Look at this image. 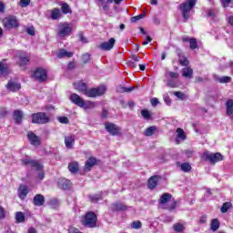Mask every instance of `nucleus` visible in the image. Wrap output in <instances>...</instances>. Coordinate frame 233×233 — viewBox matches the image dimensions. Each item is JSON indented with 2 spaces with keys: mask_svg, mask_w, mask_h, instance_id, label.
Instances as JSON below:
<instances>
[{
  "mask_svg": "<svg viewBox=\"0 0 233 233\" xmlns=\"http://www.w3.org/2000/svg\"><path fill=\"white\" fill-rule=\"evenodd\" d=\"M76 90L81 92L86 97H100V96H105L106 92V87L105 86H100L97 87H91L88 89L86 83L83 81H78L74 84Z\"/></svg>",
  "mask_w": 233,
  "mask_h": 233,
  "instance_id": "obj_1",
  "label": "nucleus"
},
{
  "mask_svg": "<svg viewBox=\"0 0 233 233\" xmlns=\"http://www.w3.org/2000/svg\"><path fill=\"white\" fill-rule=\"evenodd\" d=\"M80 223L85 228H97V214L87 211L80 217Z\"/></svg>",
  "mask_w": 233,
  "mask_h": 233,
  "instance_id": "obj_2",
  "label": "nucleus"
},
{
  "mask_svg": "<svg viewBox=\"0 0 233 233\" xmlns=\"http://www.w3.org/2000/svg\"><path fill=\"white\" fill-rule=\"evenodd\" d=\"M71 103L76 105L80 108H84V110H90L92 108H96V102L92 101H85L79 95L74 93L69 96Z\"/></svg>",
  "mask_w": 233,
  "mask_h": 233,
  "instance_id": "obj_3",
  "label": "nucleus"
},
{
  "mask_svg": "<svg viewBox=\"0 0 233 233\" xmlns=\"http://www.w3.org/2000/svg\"><path fill=\"white\" fill-rule=\"evenodd\" d=\"M21 163L24 167H28L30 165L31 168H35L38 173V179L40 181H43L45 179V171H43V168L45 167L41 163H39L37 160H34L29 158L21 159Z\"/></svg>",
  "mask_w": 233,
  "mask_h": 233,
  "instance_id": "obj_4",
  "label": "nucleus"
},
{
  "mask_svg": "<svg viewBox=\"0 0 233 233\" xmlns=\"http://www.w3.org/2000/svg\"><path fill=\"white\" fill-rule=\"evenodd\" d=\"M194 6H196V0H187L178 5L185 23L190 19V11L194 9Z\"/></svg>",
  "mask_w": 233,
  "mask_h": 233,
  "instance_id": "obj_5",
  "label": "nucleus"
},
{
  "mask_svg": "<svg viewBox=\"0 0 233 233\" xmlns=\"http://www.w3.org/2000/svg\"><path fill=\"white\" fill-rule=\"evenodd\" d=\"M201 159H203V161H208L211 165H216V163H219V161H224L225 157H223L219 152L210 153L208 151H205L201 155Z\"/></svg>",
  "mask_w": 233,
  "mask_h": 233,
  "instance_id": "obj_6",
  "label": "nucleus"
},
{
  "mask_svg": "<svg viewBox=\"0 0 233 233\" xmlns=\"http://www.w3.org/2000/svg\"><path fill=\"white\" fill-rule=\"evenodd\" d=\"M2 23L5 30H14L15 28H19V20L15 15H8L5 17Z\"/></svg>",
  "mask_w": 233,
  "mask_h": 233,
  "instance_id": "obj_7",
  "label": "nucleus"
},
{
  "mask_svg": "<svg viewBox=\"0 0 233 233\" xmlns=\"http://www.w3.org/2000/svg\"><path fill=\"white\" fill-rule=\"evenodd\" d=\"M31 77L35 79V81H38V83H45V81L48 79V71L43 67H37L33 71Z\"/></svg>",
  "mask_w": 233,
  "mask_h": 233,
  "instance_id": "obj_8",
  "label": "nucleus"
},
{
  "mask_svg": "<svg viewBox=\"0 0 233 233\" xmlns=\"http://www.w3.org/2000/svg\"><path fill=\"white\" fill-rule=\"evenodd\" d=\"M31 117L35 125H46L50 121V116L45 112L32 114Z\"/></svg>",
  "mask_w": 233,
  "mask_h": 233,
  "instance_id": "obj_9",
  "label": "nucleus"
},
{
  "mask_svg": "<svg viewBox=\"0 0 233 233\" xmlns=\"http://www.w3.org/2000/svg\"><path fill=\"white\" fill-rule=\"evenodd\" d=\"M56 34L58 37H68L72 35V26L68 23H60Z\"/></svg>",
  "mask_w": 233,
  "mask_h": 233,
  "instance_id": "obj_10",
  "label": "nucleus"
},
{
  "mask_svg": "<svg viewBox=\"0 0 233 233\" xmlns=\"http://www.w3.org/2000/svg\"><path fill=\"white\" fill-rule=\"evenodd\" d=\"M105 128L110 136H121V127L112 123V122H106Z\"/></svg>",
  "mask_w": 233,
  "mask_h": 233,
  "instance_id": "obj_11",
  "label": "nucleus"
},
{
  "mask_svg": "<svg viewBox=\"0 0 233 233\" xmlns=\"http://www.w3.org/2000/svg\"><path fill=\"white\" fill-rule=\"evenodd\" d=\"M162 177L159 175H155L152 176L148 178L147 180V188H149V190H154V188H156L159 183V181H161Z\"/></svg>",
  "mask_w": 233,
  "mask_h": 233,
  "instance_id": "obj_12",
  "label": "nucleus"
},
{
  "mask_svg": "<svg viewBox=\"0 0 233 233\" xmlns=\"http://www.w3.org/2000/svg\"><path fill=\"white\" fill-rule=\"evenodd\" d=\"M181 41L182 43H189L190 50H197V48H199V46L198 45V39L194 37L182 36Z\"/></svg>",
  "mask_w": 233,
  "mask_h": 233,
  "instance_id": "obj_13",
  "label": "nucleus"
},
{
  "mask_svg": "<svg viewBox=\"0 0 233 233\" xmlns=\"http://www.w3.org/2000/svg\"><path fill=\"white\" fill-rule=\"evenodd\" d=\"M114 45H116V38L112 37L107 42L101 43L98 48H100V50H104L105 52H109V50L114 48Z\"/></svg>",
  "mask_w": 233,
  "mask_h": 233,
  "instance_id": "obj_14",
  "label": "nucleus"
},
{
  "mask_svg": "<svg viewBox=\"0 0 233 233\" xmlns=\"http://www.w3.org/2000/svg\"><path fill=\"white\" fill-rule=\"evenodd\" d=\"M27 137L29 139L30 145H33V147H39L41 146V138L35 135V133L29 131L27 133Z\"/></svg>",
  "mask_w": 233,
  "mask_h": 233,
  "instance_id": "obj_15",
  "label": "nucleus"
},
{
  "mask_svg": "<svg viewBox=\"0 0 233 233\" xmlns=\"http://www.w3.org/2000/svg\"><path fill=\"white\" fill-rule=\"evenodd\" d=\"M97 165V158L96 157H90L86 162L84 166V172H90L93 167Z\"/></svg>",
  "mask_w": 233,
  "mask_h": 233,
  "instance_id": "obj_16",
  "label": "nucleus"
},
{
  "mask_svg": "<svg viewBox=\"0 0 233 233\" xmlns=\"http://www.w3.org/2000/svg\"><path fill=\"white\" fill-rule=\"evenodd\" d=\"M110 208L112 212H125V210H128V206L117 201L112 203Z\"/></svg>",
  "mask_w": 233,
  "mask_h": 233,
  "instance_id": "obj_17",
  "label": "nucleus"
},
{
  "mask_svg": "<svg viewBox=\"0 0 233 233\" xmlns=\"http://www.w3.org/2000/svg\"><path fill=\"white\" fill-rule=\"evenodd\" d=\"M65 145L68 149L74 148V145H76V136L68 135L65 137Z\"/></svg>",
  "mask_w": 233,
  "mask_h": 233,
  "instance_id": "obj_18",
  "label": "nucleus"
},
{
  "mask_svg": "<svg viewBox=\"0 0 233 233\" xmlns=\"http://www.w3.org/2000/svg\"><path fill=\"white\" fill-rule=\"evenodd\" d=\"M45 196L42 194H36L33 198V205L35 207H43L45 205Z\"/></svg>",
  "mask_w": 233,
  "mask_h": 233,
  "instance_id": "obj_19",
  "label": "nucleus"
},
{
  "mask_svg": "<svg viewBox=\"0 0 233 233\" xmlns=\"http://www.w3.org/2000/svg\"><path fill=\"white\" fill-rule=\"evenodd\" d=\"M5 87L11 92H17L18 90H21V84L9 80Z\"/></svg>",
  "mask_w": 233,
  "mask_h": 233,
  "instance_id": "obj_20",
  "label": "nucleus"
},
{
  "mask_svg": "<svg viewBox=\"0 0 233 233\" xmlns=\"http://www.w3.org/2000/svg\"><path fill=\"white\" fill-rule=\"evenodd\" d=\"M13 119L16 125L23 123V111L15 109L13 113Z\"/></svg>",
  "mask_w": 233,
  "mask_h": 233,
  "instance_id": "obj_21",
  "label": "nucleus"
},
{
  "mask_svg": "<svg viewBox=\"0 0 233 233\" xmlns=\"http://www.w3.org/2000/svg\"><path fill=\"white\" fill-rule=\"evenodd\" d=\"M177 57H178V63L180 66H188L190 65V61H188V57L185 56V54L183 52H178L177 53Z\"/></svg>",
  "mask_w": 233,
  "mask_h": 233,
  "instance_id": "obj_22",
  "label": "nucleus"
},
{
  "mask_svg": "<svg viewBox=\"0 0 233 233\" xmlns=\"http://www.w3.org/2000/svg\"><path fill=\"white\" fill-rule=\"evenodd\" d=\"M29 192H30V189L28 188V187L22 185L18 188V198L20 199H25V198L28 196Z\"/></svg>",
  "mask_w": 233,
  "mask_h": 233,
  "instance_id": "obj_23",
  "label": "nucleus"
},
{
  "mask_svg": "<svg viewBox=\"0 0 233 233\" xmlns=\"http://www.w3.org/2000/svg\"><path fill=\"white\" fill-rule=\"evenodd\" d=\"M50 17L53 21H57L60 17H63V13H61V9L55 7L51 10Z\"/></svg>",
  "mask_w": 233,
  "mask_h": 233,
  "instance_id": "obj_24",
  "label": "nucleus"
},
{
  "mask_svg": "<svg viewBox=\"0 0 233 233\" xmlns=\"http://www.w3.org/2000/svg\"><path fill=\"white\" fill-rule=\"evenodd\" d=\"M58 59H63L64 57H74V53L68 52L66 49H59L58 53L56 54Z\"/></svg>",
  "mask_w": 233,
  "mask_h": 233,
  "instance_id": "obj_25",
  "label": "nucleus"
},
{
  "mask_svg": "<svg viewBox=\"0 0 233 233\" xmlns=\"http://www.w3.org/2000/svg\"><path fill=\"white\" fill-rule=\"evenodd\" d=\"M68 170L71 174H77L79 172V163L77 161H73L68 164Z\"/></svg>",
  "mask_w": 233,
  "mask_h": 233,
  "instance_id": "obj_26",
  "label": "nucleus"
},
{
  "mask_svg": "<svg viewBox=\"0 0 233 233\" xmlns=\"http://www.w3.org/2000/svg\"><path fill=\"white\" fill-rule=\"evenodd\" d=\"M194 76V69L192 67H189L188 66L185 67L182 71V76L187 77V79H192Z\"/></svg>",
  "mask_w": 233,
  "mask_h": 233,
  "instance_id": "obj_27",
  "label": "nucleus"
},
{
  "mask_svg": "<svg viewBox=\"0 0 233 233\" xmlns=\"http://www.w3.org/2000/svg\"><path fill=\"white\" fill-rule=\"evenodd\" d=\"M59 185L64 190H69V188H72V182L66 178L60 179Z\"/></svg>",
  "mask_w": 233,
  "mask_h": 233,
  "instance_id": "obj_28",
  "label": "nucleus"
},
{
  "mask_svg": "<svg viewBox=\"0 0 233 233\" xmlns=\"http://www.w3.org/2000/svg\"><path fill=\"white\" fill-rule=\"evenodd\" d=\"M170 199H172V194H170V193H164L160 197V205H167V203H168V201H170Z\"/></svg>",
  "mask_w": 233,
  "mask_h": 233,
  "instance_id": "obj_29",
  "label": "nucleus"
},
{
  "mask_svg": "<svg viewBox=\"0 0 233 233\" xmlns=\"http://www.w3.org/2000/svg\"><path fill=\"white\" fill-rule=\"evenodd\" d=\"M134 90V86H130V87H125L124 86H118L116 87V92H118L119 94H126L128 92H132Z\"/></svg>",
  "mask_w": 233,
  "mask_h": 233,
  "instance_id": "obj_30",
  "label": "nucleus"
},
{
  "mask_svg": "<svg viewBox=\"0 0 233 233\" xmlns=\"http://www.w3.org/2000/svg\"><path fill=\"white\" fill-rule=\"evenodd\" d=\"M157 129V127H156V126H151L144 131V136H146V137H150L151 136H154V132H156Z\"/></svg>",
  "mask_w": 233,
  "mask_h": 233,
  "instance_id": "obj_31",
  "label": "nucleus"
},
{
  "mask_svg": "<svg viewBox=\"0 0 233 233\" xmlns=\"http://www.w3.org/2000/svg\"><path fill=\"white\" fill-rule=\"evenodd\" d=\"M227 115L232 116L233 114V99H229L226 102Z\"/></svg>",
  "mask_w": 233,
  "mask_h": 233,
  "instance_id": "obj_32",
  "label": "nucleus"
},
{
  "mask_svg": "<svg viewBox=\"0 0 233 233\" xmlns=\"http://www.w3.org/2000/svg\"><path fill=\"white\" fill-rule=\"evenodd\" d=\"M62 14H65L66 15V14H72V8H70V5H68V3H63L61 5V11Z\"/></svg>",
  "mask_w": 233,
  "mask_h": 233,
  "instance_id": "obj_33",
  "label": "nucleus"
},
{
  "mask_svg": "<svg viewBox=\"0 0 233 233\" xmlns=\"http://www.w3.org/2000/svg\"><path fill=\"white\" fill-rule=\"evenodd\" d=\"M19 61L20 66H26V65L30 63V56H23L22 55H20Z\"/></svg>",
  "mask_w": 233,
  "mask_h": 233,
  "instance_id": "obj_34",
  "label": "nucleus"
},
{
  "mask_svg": "<svg viewBox=\"0 0 233 233\" xmlns=\"http://www.w3.org/2000/svg\"><path fill=\"white\" fill-rule=\"evenodd\" d=\"M210 228L213 232H216L219 228V220L218 218L211 220Z\"/></svg>",
  "mask_w": 233,
  "mask_h": 233,
  "instance_id": "obj_35",
  "label": "nucleus"
},
{
  "mask_svg": "<svg viewBox=\"0 0 233 233\" xmlns=\"http://www.w3.org/2000/svg\"><path fill=\"white\" fill-rule=\"evenodd\" d=\"M25 213L18 211L15 213L16 223H25Z\"/></svg>",
  "mask_w": 233,
  "mask_h": 233,
  "instance_id": "obj_36",
  "label": "nucleus"
},
{
  "mask_svg": "<svg viewBox=\"0 0 233 233\" xmlns=\"http://www.w3.org/2000/svg\"><path fill=\"white\" fill-rule=\"evenodd\" d=\"M178 203H179V200L174 199L172 201V203L167 208H165L167 210H168V212H174V210H176V208H177V204Z\"/></svg>",
  "mask_w": 233,
  "mask_h": 233,
  "instance_id": "obj_37",
  "label": "nucleus"
},
{
  "mask_svg": "<svg viewBox=\"0 0 233 233\" xmlns=\"http://www.w3.org/2000/svg\"><path fill=\"white\" fill-rule=\"evenodd\" d=\"M180 168L182 172L188 173L190 170H192V166L188 162H184L181 164Z\"/></svg>",
  "mask_w": 233,
  "mask_h": 233,
  "instance_id": "obj_38",
  "label": "nucleus"
},
{
  "mask_svg": "<svg viewBox=\"0 0 233 233\" xmlns=\"http://www.w3.org/2000/svg\"><path fill=\"white\" fill-rule=\"evenodd\" d=\"M229 208H232V203L230 202H225L221 208H220V211L222 212V214H227V212H228V209Z\"/></svg>",
  "mask_w": 233,
  "mask_h": 233,
  "instance_id": "obj_39",
  "label": "nucleus"
},
{
  "mask_svg": "<svg viewBox=\"0 0 233 233\" xmlns=\"http://www.w3.org/2000/svg\"><path fill=\"white\" fill-rule=\"evenodd\" d=\"M177 137L178 139H182V141H185V139H187V135H185V130H183V128L178 127L177 128Z\"/></svg>",
  "mask_w": 233,
  "mask_h": 233,
  "instance_id": "obj_40",
  "label": "nucleus"
},
{
  "mask_svg": "<svg viewBox=\"0 0 233 233\" xmlns=\"http://www.w3.org/2000/svg\"><path fill=\"white\" fill-rule=\"evenodd\" d=\"M141 116L144 117V119H147V121L152 119V114H150V111H148V109H142Z\"/></svg>",
  "mask_w": 233,
  "mask_h": 233,
  "instance_id": "obj_41",
  "label": "nucleus"
},
{
  "mask_svg": "<svg viewBox=\"0 0 233 233\" xmlns=\"http://www.w3.org/2000/svg\"><path fill=\"white\" fill-rule=\"evenodd\" d=\"M8 72H9L8 66H5L3 62H0V74H2V76H7Z\"/></svg>",
  "mask_w": 233,
  "mask_h": 233,
  "instance_id": "obj_42",
  "label": "nucleus"
},
{
  "mask_svg": "<svg viewBox=\"0 0 233 233\" xmlns=\"http://www.w3.org/2000/svg\"><path fill=\"white\" fill-rule=\"evenodd\" d=\"M143 227V224L141 223V220L133 221L131 223V228H135L136 230H139Z\"/></svg>",
  "mask_w": 233,
  "mask_h": 233,
  "instance_id": "obj_43",
  "label": "nucleus"
},
{
  "mask_svg": "<svg viewBox=\"0 0 233 233\" xmlns=\"http://www.w3.org/2000/svg\"><path fill=\"white\" fill-rule=\"evenodd\" d=\"M174 96H176V97H177L181 101H185V99H187V96L181 91H175Z\"/></svg>",
  "mask_w": 233,
  "mask_h": 233,
  "instance_id": "obj_44",
  "label": "nucleus"
},
{
  "mask_svg": "<svg viewBox=\"0 0 233 233\" xmlns=\"http://www.w3.org/2000/svg\"><path fill=\"white\" fill-rule=\"evenodd\" d=\"M173 228L175 232H183V230H185V226L181 223H177L173 226Z\"/></svg>",
  "mask_w": 233,
  "mask_h": 233,
  "instance_id": "obj_45",
  "label": "nucleus"
},
{
  "mask_svg": "<svg viewBox=\"0 0 233 233\" xmlns=\"http://www.w3.org/2000/svg\"><path fill=\"white\" fill-rule=\"evenodd\" d=\"M81 59H82L83 65H87V63H90V60H91L90 54L86 53V54L82 55Z\"/></svg>",
  "mask_w": 233,
  "mask_h": 233,
  "instance_id": "obj_46",
  "label": "nucleus"
},
{
  "mask_svg": "<svg viewBox=\"0 0 233 233\" xmlns=\"http://www.w3.org/2000/svg\"><path fill=\"white\" fill-rule=\"evenodd\" d=\"M145 17H147V14L142 13L140 15L131 17V23H136L137 21H139L140 19H143Z\"/></svg>",
  "mask_w": 233,
  "mask_h": 233,
  "instance_id": "obj_47",
  "label": "nucleus"
},
{
  "mask_svg": "<svg viewBox=\"0 0 233 233\" xmlns=\"http://www.w3.org/2000/svg\"><path fill=\"white\" fill-rule=\"evenodd\" d=\"M6 116H8V110H6V107L1 106L0 107V119L5 118Z\"/></svg>",
  "mask_w": 233,
  "mask_h": 233,
  "instance_id": "obj_48",
  "label": "nucleus"
},
{
  "mask_svg": "<svg viewBox=\"0 0 233 233\" xmlns=\"http://www.w3.org/2000/svg\"><path fill=\"white\" fill-rule=\"evenodd\" d=\"M103 199V197L101 195H94L90 197L91 203H97V201H101Z\"/></svg>",
  "mask_w": 233,
  "mask_h": 233,
  "instance_id": "obj_49",
  "label": "nucleus"
},
{
  "mask_svg": "<svg viewBox=\"0 0 233 233\" xmlns=\"http://www.w3.org/2000/svg\"><path fill=\"white\" fill-rule=\"evenodd\" d=\"M25 32L28 35H35V27L34 25L25 28Z\"/></svg>",
  "mask_w": 233,
  "mask_h": 233,
  "instance_id": "obj_50",
  "label": "nucleus"
},
{
  "mask_svg": "<svg viewBox=\"0 0 233 233\" xmlns=\"http://www.w3.org/2000/svg\"><path fill=\"white\" fill-rule=\"evenodd\" d=\"M6 218V209L0 205V221Z\"/></svg>",
  "mask_w": 233,
  "mask_h": 233,
  "instance_id": "obj_51",
  "label": "nucleus"
},
{
  "mask_svg": "<svg viewBox=\"0 0 233 233\" xmlns=\"http://www.w3.org/2000/svg\"><path fill=\"white\" fill-rule=\"evenodd\" d=\"M59 123H62V125H68L70 123V120L66 116H60L58 117Z\"/></svg>",
  "mask_w": 233,
  "mask_h": 233,
  "instance_id": "obj_52",
  "label": "nucleus"
},
{
  "mask_svg": "<svg viewBox=\"0 0 233 233\" xmlns=\"http://www.w3.org/2000/svg\"><path fill=\"white\" fill-rule=\"evenodd\" d=\"M68 233H83L79 230V228L74 227V226H70L68 228Z\"/></svg>",
  "mask_w": 233,
  "mask_h": 233,
  "instance_id": "obj_53",
  "label": "nucleus"
},
{
  "mask_svg": "<svg viewBox=\"0 0 233 233\" xmlns=\"http://www.w3.org/2000/svg\"><path fill=\"white\" fill-rule=\"evenodd\" d=\"M232 81V77L230 76H222L219 78V83H230Z\"/></svg>",
  "mask_w": 233,
  "mask_h": 233,
  "instance_id": "obj_54",
  "label": "nucleus"
},
{
  "mask_svg": "<svg viewBox=\"0 0 233 233\" xmlns=\"http://www.w3.org/2000/svg\"><path fill=\"white\" fill-rule=\"evenodd\" d=\"M231 3H232V0H221V6L223 8H228Z\"/></svg>",
  "mask_w": 233,
  "mask_h": 233,
  "instance_id": "obj_55",
  "label": "nucleus"
},
{
  "mask_svg": "<svg viewBox=\"0 0 233 233\" xmlns=\"http://www.w3.org/2000/svg\"><path fill=\"white\" fill-rule=\"evenodd\" d=\"M168 76H169L170 79H177V77H179V73L170 71V72H168Z\"/></svg>",
  "mask_w": 233,
  "mask_h": 233,
  "instance_id": "obj_56",
  "label": "nucleus"
},
{
  "mask_svg": "<svg viewBox=\"0 0 233 233\" xmlns=\"http://www.w3.org/2000/svg\"><path fill=\"white\" fill-rule=\"evenodd\" d=\"M28 5H30V0H20V6H22V8H26Z\"/></svg>",
  "mask_w": 233,
  "mask_h": 233,
  "instance_id": "obj_57",
  "label": "nucleus"
},
{
  "mask_svg": "<svg viewBox=\"0 0 233 233\" xmlns=\"http://www.w3.org/2000/svg\"><path fill=\"white\" fill-rule=\"evenodd\" d=\"M108 117V110L103 108L101 113V119H106Z\"/></svg>",
  "mask_w": 233,
  "mask_h": 233,
  "instance_id": "obj_58",
  "label": "nucleus"
},
{
  "mask_svg": "<svg viewBox=\"0 0 233 233\" xmlns=\"http://www.w3.org/2000/svg\"><path fill=\"white\" fill-rule=\"evenodd\" d=\"M78 37H79V41H81V43H88V41H86V38L85 37L83 33H79Z\"/></svg>",
  "mask_w": 233,
  "mask_h": 233,
  "instance_id": "obj_59",
  "label": "nucleus"
},
{
  "mask_svg": "<svg viewBox=\"0 0 233 233\" xmlns=\"http://www.w3.org/2000/svg\"><path fill=\"white\" fill-rule=\"evenodd\" d=\"M76 68V62H69L67 65V70H74Z\"/></svg>",
  "mask_w": 233,
  "mask_h": 233,
  "instance_id": "obj_60",
  "label": "nucleus"
},
{
  "mask_svg": "<svg viewBox=\"0 0 233 233\" xmlns=\"http://www.w3.org/2000/svg\"><path fill=\"white\" fill-rule=\"evenodd\" d=\"M164 101L166 105H172V99L168 96H164Z\"/></svg>",
  "mask_w": 233,
  "mask_h": 233,
  "instance_id": "obj_61",
  "label": "nucleus"
},
{
  "mask_svg": "<svg viewBox=\"0 0 233 233\" xmlns=\"http://www.w3.org/2000/svg\"><path fill=\"white\" fill-rule=\"evenodd\" d=\"M199 223L200 225H205V223H207V215L200 217Z\"/></svg>",
  "mask_w": 233,
  "mask_h": 233,
  "instance_id": "obj_62",
  "label": "nucleus"
},
{
  "mask_svg": "<svg viewBox=\"0 0 233 233\" xmlns=\"http://www.w3.org/2000/svg\"><path fill=\"white\" fill-rule=\"evenodd\" d=\"M151 105L152 106H157V105H159V100L157 98H152Z\"/></svg>",
  "mask_w": 233,
  "mask_h": 233,
  "instance_id": "obj_63",
  "label": "nucleus"
},
{
  "mask_svg": "<svg viewBox=\"0 0 233 233\" xmlns=\"http://www.w3.org/2000/svg\"><path fill=\"white\" fill-rule=\"evenodd\" d=\"M127 66H129V68H137V65H136V62H134V61L127 62Z\"/></svg>",
  "mask_w": 233,
  "mask_h": 233,
  "instance_id": "obj_64",
  "label": "nucleus"
}]
</instances>
